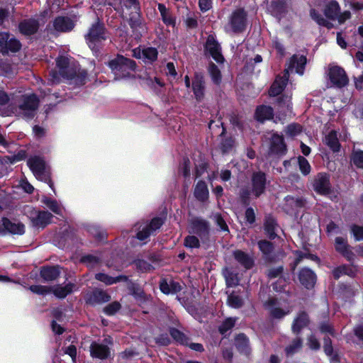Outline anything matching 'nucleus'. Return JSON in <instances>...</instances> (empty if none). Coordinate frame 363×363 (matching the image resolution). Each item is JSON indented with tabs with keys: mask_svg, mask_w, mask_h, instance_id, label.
<instances>
[{
	"mask_svg": "<svg viewBox=\"0 0 363 363\" xmlns=\"http://www.w3.org/2000/svg\"><path fill=\"white\" fill-rule=\"evenodd\" d=\"M324 352L328 356H330L333 354V346L332 342L330 338L325 337L324 338V346H323Z\"/></svg>",
	"mask_w": 363,
	"mask_h": 363,
	"instance_id": "64",
	"label": "nucleus"
},
{
	"mask_svg": "<svg viewBox=\"0 0 363 363\" xmlns=\"http://www.w3.org/2000/svg\"><path fill=\"white\" fill-rule=\"evenodd\" d=\"M21 48V43L13 38H10L7 33H0V52L9 53V52H16Z\"/></svg>",
	"mask_w": 363,
	"mask_h": 363,
	"instance_id": "11",
	"label": "nucleus"
},
{
	"mask_svg": "<svg viewBox=\"0 0 363 363\" xmlns=\"http://www.w3.org/2000/svg\"><path fill=\"white\" fill-rule=\"evenodd\" d=\"M82 262L87 264L88 267H93L98 264L99 258L93 255H86L82 258Z\"/></svg>",
	"mask_w": 363,
	"mask_h": 363,
	"instance_id": "60",
	"label": "nucleus"
},
{
	"mask_svg": "<svg viewBox=\"0 0 363 363\" xmlns=\"http://www.w3.org/2000/svg\"><path fill=\"white\" fill-rule=\"evenodd\" d=\"M40 274L45 281H54L60 274V267L57 266L44 267L40 269Z\"/></svg>",
	"mask_w": 363,
	"mask_h": 363,
	"instance_id": "20",
	"label": "nucleus"
},
{
	"mask_svg": "<svg viewBox=\"0 0 363 363\" xmlns=\"http://www.w3.org/2000/svg\"><path fill=\"white\" fill-rule=\"evenodd\" d=\"M109 67L116 75L125 77L129 74V70H134L135 63L133 60L118 55L109 62Z\"/></svg>",
	"mask_w": 363,
	"mask_h": 363,
	"instance_id": "5",
	"label": "nucleus"
},
{
	"mask_svg": "<svg viewBox=\"0 0 363 363\" xmlns=\"http://www.w3.org/2000/svg\"><path fill=\"white\" fill-rule=\"evenodd\" d=\"M277 228V225L275 220L272 217H267L265 220L264 230L270 238L273 239L275 238Z\"/></svg>",
	"mask_w": 363,
	"mask_h": 363,
	"instance_id": "40",
	"label": "nucleus"
},
{
	"mask_svg": "<svg viewBox=\"0 0 363 363\" xmlns=\"http://www.w3.org/2000/svg\"><path fill=\"white\" fill-rule=\"evenodd\" d=\"M307 345L313 350H318L320 348V344L318 340L313 335H310L307 339Z\"/></svg>",
	"mask_w": 363,
	"mask_h": 363,
	"instance_id": "59",
	"label": "nucleus"
},
{
	"mask_svg": "<svg viewBox=\"0 0 363 363\" xmlns=\"http://www.w3.org/2000/svg\"><path fill=\"white\" fill-rule=\"evenodd\" d=\"M314 190L320 194H326L330 191L328 177L325 174H318L313 182Z\"/></svg>",
	"mask_w": 363,
	"mask_h": 363,
	"instance_id": "15",
	"label": "nucleus"
},
{
	"mask_svg": "<svg viewBox=\"0 0 363 363\" xmlns=\"http://www.w3.org/2000/svg\"><path fill=\"white\" fill-rule=\"evenodd\" d=\"M251 194L255 198L259 197L264 192L266 186V177L264 173L258 172L252 174V177Z\"/></svg>",
	"mask_w": 363,
	"mask_h": 363,
	"instance_id": "12",
	"label": "nucleus"
},
{
	"mask_svg": "<svg viewBox=\"0 0 363 363\" xmlns=\"http://www.w3.org/2000/svg\"><path fill=\"white\" fill-rule=\"evenodd\" d=\"M39 27V23L35 19L25 20L19 24L20 31L25 35L35 33Z\"/></svg>",
	"mask_w": 363,
	"mask_h": 363,
	"instance_id": "26",
	"label": "nucleus"
},
{
	"mask_svg": "<svg viewBox=\"0 0 363 363\" xmlns=\"http://www.w3.org/2000/svg\"><path fill=\"white\" fill-rule=\"evenodd\" d=\"M52 214L48 211H39L31 218L33 225L44 228L50 223Z\"/></svg>",
	"mask_w": 363,
	"mask_h": 363,
	"instance_id": "24",
	"label": "nucleus"
},
{
	"mask_svg": "<svg viewBox=\"0 0 363 363\" xmlns=\"http://www.w3.org/2000/svg\"><path fill=\"white\" fill-rule=\"evenodd\" d=\"M264 307L267 310L270 317L275 319H281L291 311L288 305L284 304L277 298H269L264 303Z\"/></svg>",
	"mask_w": 363,
	"mask_h": 363,
	"instance_id": "6",
	"label": "nucleus"
},
{
	"mask_svg": "<svg viewBox=\"0 0 363 363\" xmlns=\"http://www.w3.org/2000/svg\"><path fill=\"white\" fill-rule=\"evenodd\" d=\"M311 18L319 25L330 27V23L328 22L324 18H323L319 13L315 10L311 11Z\"/></svg>",
	"mask_w": 363,
	"mask_h": 363,
	"instance_id": "53",
	"label": "nucleus"
},
{
	"mask_svg": "<svg viewBox=\"0 0 363 363\" xmlns=\"http://www.w3.org/2000/svg\"><path fill=\"white\" fill-rule=\"evenodd\" d=\"M258 246L265 258L269 259L274 250L272 243L267 240H261L258 242Z\"/></svg>",
	"mask_w": 363,
	"mask_h": 363,
	"instance_id": "43",
	"label": "nucleus"
},
{
	"mask_svg": "<svg viewBox=\"0 0 363 363\" xmlns=\"http://www.w3.org/2000/svg\"><path fill=\"white\" fill-rule=\"evenodd\" d=\"M57 67L59 69V74L55 71L50 73V81L52 84L60 82V75L67 79H72L77 74V69L74 65H70L69 59L67 57L60 56L56 61Z\"/></svg>",
	"mask_w": 363,
	"mask_h": 363,
	"instance_id": "1",
	"label": "nucleus"
},
{
	"mask_svg": "<svg viewBox=\"0 0 363 363\" xmlns=\"http://www.w3.org/2000/svg\"><path fill=\"white\" fill-rule=\"evenodd\" d=\"M28 165L37 179L48 183L52 187L50 172L46 167L45 161L40 157L34 156L28 159Z\"/></svg>",
	"mask_w": 363,
	"mask_h": 363,
	"instance_id": "3",
	"label": "nucleus"
},
{
	"mask_svg": "<svg viewBox=\"0 0 363 363\" xmlns=\"http://www.w3.org/2000/svg\"><path fill=\"white\" fill-rule=\"evenodd\" d=\"M355 270L351 266L342 265L337 267L333 271V276L335 279L340 278L343 274L352 277L354 275Z\"/></svg>",
	"mask_w": 363,
	"mask_h": 363,
	"instance_id": "39",
	"label": "nucleus"
},
{
	"mask_svg": "<svg viewBox=\"0 0 363 363\" xmlns=\"http://www.w3.org/2000/svg\"><path fill=\"white\" fill-rule=\"evenodd\" d=\"M158 9L160 12V14L162 17V20L164 23L167 25H174V21L172 18L168 9L165 7L164 5L162 4H158Z\"/></svg>",
	"mask_w": 363,
	"mask_h": 363,
	"instance_id": "46",
	"label": "nucleus"
},
{
	"mask_svg": "<svg viewBox=\"0 0 363 363\" xmlns=\"http://www.w3.org/2000/svg\"><path fill=\"white\" fill-rule=\"evenodd\" d=\"M351 232L353 234L355 240L360 241L363 240V226L352 225Z\"/></svg>",
	"mask_w": 363,
	"mask_h": 363,
	"instance_id": "55",
	"label": "nucleus"
},
{
	"mask_svg": "<svg viewBox=\"0 0 363 363\" xmlns=\"http://www.w3.org/2000/svg\"><path fill=\"white\" fill-rule=\"evenodd\" d=\"M288 76L289 75L284 73V76L277 77L276 78L275 81L271 86V88L269 91L270 96H275L281 93L288 81Z\"/></svg>",
	"mask_w": 363,
	"mask_h": 363,
	"instance_id": "19",
	"label": "nucleus"
},
{
	"mask_svg": "<svg viewBox=\"0 0 363 363\" xmlns=\"http://www.w3.org/2000/svg\"><path fill=\"white\" fill-rule=\"evenodd\" d=\"M184 245L186 247L190 248L199 247V240L194 235H189L185 238Z\"/></svg>",
	"mask_w": 363,
	"mask_h": 363,
	"instance_id": "58",
	"label": "nucleus"
},
{
	"mask_svg": "<svg viewBox=\"0 0 363 363\" xmlns=\"http://www.w3.org/2000/svg\"><path fill=\"white\" fill-rule=\"evenodd\" d=\"M308 317L306 313L301 312L298 313L292 324L291 330L293 333L296 334L299 333L303 328L308 325Z\"/></svg>",
	"mask_w": 363,
	"mask_h": 363,
	"instance_id": "30",
	"label": "nucleus"
},
{
	"mask_svg": "<svg viewBox=\"0 0 363 363\" xmlns=\"http://www.w3.org/2000/svg\"><path fill=\"white\" fill-rule=\"evenodd\" d=\"M161 291L166 294H175L181 291V285L178 282L170 281L168 283L167 281H163L160 283Z\"/></svg>",
	"mask_w": 363,
	"mask_h": 363,
	"instance_id": "35",
	"label": "nucleus"
},
{
	"mask_svg": "<svg viewBox=\"0 0 363 363\" xmlns=\"http://www.w3.org/2000/svg\"><path fill=\"white\" fill-rule=\"evenodd\" d=\"M95 277L97 280L102 281L107 285H111L114 283L118 282L120 281L126 279V277H109L107 274H103V273L96 274Z\"/></svg>",
	"mask_w": 363,
	"mask_h": 363,
	"instance_id": "41",
	"label": "nucleus"
},
{
	"mask_svg": "<svg viewBox=\"0 0 363 363\" xmlns=\"http://www.w3.org/2000/svg\"><path fill=\"white\" fill-rule=\"evenodd\" d=\"M205 48L206 50L217 62L222 63L224 61L220 46L213 36L209 35L208 37Z\"/></svg>",
	"mask_w": 363,
	"mask_h": 363,
	"instance_id": "13",
	"label": "nucleus"
},
{
	"mask_svg": "<svg viewBox=\"0 0 363 363\" xmlns=\"http://www.w3.org/2000/svg\"><path fill=\"white\" fill-rule=\"evenodd\" d=\"M192 89L196 100L201 101L204 96V82L201 75L198 74L195 75Z\"/></svg>",
	"mask_w": 363,
	"mask_h": 363,
	"instance_id": "23",
	"label": "nucleus"
},
{
	"mask_svg": "<svg viewBox=\"0 0 363 363\" xmlns=\"http://www.w3.org/2000/svg\"><path fill=\"white\" fill-rule=\"evenodd\" d=\"M286 145L284 139L279 135H273L271 139L270 152L274 154H284Z\"/></svg>",
	"mask_w": 363,
	"mask_h": 363,
	"instance_id": "25",
	"label": "nucleus"
},
{
	"mask_svg": "<svg viewBox=\"0 0 363 363\" xmlns=\"http://www.w3.org/2000/svg\"><path fill=\"white\" fill-rule=\"evenodd\" d=\"M229 28L234 33L242 32L246 26V13L242 9L235 11L230 18Z\"/></svg>",
	"mask_w": 363,
	"mask_h": 363,
	"instance_id": "10",
	"label": "nucleus"
},
{
	"mask_svg": "<svg viewBox=\"0 0 363 363\" xmlns=\"http://www.w3.org/2000/svg\"><path fill=\"white\" fill-rule=\"evenodd\" d=\"M123 13L125 16H129L130 26L135 30H140L139 32L145 30L144 26L142 25L140 17V7L138 0H124Z\"/></svg>",
	"mask_w": 363,
	"mask_h": 363,
	"instance_id": "2",
	"label": "nucleus"
},
{
	"mask_svg": "<svg viewBox=\"0 0 363 363\" xmlns=\"http://www.w3.org/2000/svg\"><path fill=\"white\" fill-rule=\"evenodd\" d=\"M110 300V296L102 291H95L93 292L90 301L95 303H104Z\"/></svg>",
	"mask_w": 363,
	"mask_h": 363,
	"instance_id": "48",
	"label": "nucleus"
},
{
	"mask_svg": "<svg viewBox=\"0 0 363 363\" xmlns=\"http://www.w3.org/2000/svg\"><path fill=\"white\" fill-rule=\"evenodd\" d=\"M195 197L201 201H205L208 198V189L206 184L203 181H199L194 189Z\"/></svg>",
	"mask_w": 363,
	"mask_h": 363,
	"instance_id": "33",
	"label": "nucleus"
},
{
	"mask_svg": "<svg viewBox=\"0 0 363 363\" xmlns=\"http://www.w3.org/2000/svg\"><path fill=\"white\" fill-rule=\"evenodd\" d=\"M335 247L338 252L341 253L348 259L352 258L353 255L349 249L347 239L342 237H337L335 240Z\"/></svg>",
	"mask_w": 363,
	"mask_h": 363,
	"instance_id": "28",
	"label": "nucleus"
},
{
	"mask_svg": "<svg viewBox=\"0 0 363 363\" xmlns=\"http://www.w3.org/2000/svg\"><path fill=\"white\" fill-rule=\"evenodd\" d=\"M223 274L228 286H235L239 284V279L236 273L233 272L228 269H225Z\"/></svg>",
	"mask_w": 363,
	"mask_h": 363,
	"instance_id": "38",
	"label": "nucleus"
},
{
	"mask_svg": "<svg viewBox=\"0 0 363 363\" xmlns=\"http://www.w3.org/2000/svg\"><path fill=\"white\" fill-rule=\"evenodd\" d=\"M170 335L174 338V340H175L179 343L182 345H189L188 337L179 330L172 328L170 330Z\"/></svg>",
	"mask_w": 363,
	"mask_h": 363,
	"instance_id": "45",
	"label": "nucleus"
},
{
	"mask_svg": "<svg viewBox=\"0 0 363 363\" xmlns=\"http://www.w3.org/2000/svg\"><path fill=\"white\" fill-rule=\"evenodd\" d=\"M53 26L56 30L60 32L69 31L74 28V23L69 18L61 16L55 19Z\"/></svg>",
	"mask_w": 363,
	"mask_h": 363,
	"instance_id": "22",
	"label": "nucleus"
},
{
	"mask_svg": "<svg viewBox=\"0 0 363 363\" xmlns=\"http://www.w3.org/2000/svg\"><path fill=\"white\" fill-rule=\"evenodd\" d=\"M255 117L257 121L262 122L269 120L273 117V109L270 106H260L256 110Z\"/></svg>",
	"mask_w": 363,
	"mask_h": 363,
	"instance_id": "34",
	"label": "nucleus"
},
{
	"mask_svg": "<svg viewBox=\"0 0 363 363\" xmlns=\"http://www.w3.org/2000/svg\"><path fill=\"white\" fill-rule=\"evenodd\" d=\"M352 162L358 168H363V151L354 150L351 156Z\"/></svg>",
	"mask_w": 363,
	"mask_h": 363,
	"instance_id": "50",
	"label": "nucleus"
},
{
	"mask_svg": "<svg viewBox=\"0 0 363 363\" xmlns=\"http://www.w3.org/2000/svg\"><path fill=\"white\" fill-rule=\"evenodd\" d=\"M140 79L142 80V84L151 89L156 90L157 87H162L164 86V83L157 77H152L149 74L145 73L140 76Z\"/></svg>",
	"mask_w": 363,
	"mask_h": 363,
	"instance_id": "27",
	"label": "nucleus"
},
{
	"mask_svg": "<svg viewBox=\"0 0 363 363\" xmlns=\"http://www.w3.org/2000/svg\"><path fill=\"white\" fill-rule=\"evenodd\" d=\"M302 130V128L298 124H291L287 126L286 133L288 135L294 137L299 134Z\"/></svg>",
	"mask_w": 363,
	"mask_h": 363,
	"instance_id": "56",
	"label": "nucleus"
},
{
	"mask_svg": "<svg viewBox=\"0 0 363 363\" xmlns=\"http://www.w3.org/2000/svg\"><path fill=\"white\" fill-rule=\"evenodd\" d=\"M29 289L34 294L45 295L51 291V287L42 285H32Z\"/></svg>",
	"mask_w": 363,
	"mask_h": 363,
	"instance_id": "52",
	"label": "nucleus"
},
{
	"mask_svg": "<svg viewBox=\"0 0 363 363\" xmlns=\"http://www.w3.org/2000/svg\"><path fill=\"white\" fill-rule=\"evenodd\" d=\"M157 57V50L154 48H147L143 50V60L149 62L156 60Z\"/></svg>",
	"mask_w": 363,
	"mask_h": 363,
	"instance_id": "49",
	"label": "nucleus"
},
{
	"mask_svg": "<svg viewBox=\"0 0 363 363\" xmlns=\"http://www.w3.org/2000/svg\"><path fill=\"white\" fill-rule=\"evenodd\" d=\"M1 225L11 234L23 235L25 233V225L17 220H11L4 218L1 220Z\"/></svg>",
	"mask_w": 363,
	"mask_h": 363,
	"instance_id": "16",
	"label": "nucleus"
},
{
	"mask_svg": "<svg viewBox=\"0 0 363 363\" xmlns=\"http://www.w3.org/2000/svg\"><path fill=\"white\" fill-rule=\"evenodd\" d=\"M38 99L35 95L23 96L16 113L25 118H31L38 107Z\"/></svg>",
	"mask_w": 363,
	"mask_h": 363,
	"instance_id": "4",
	"label": "nucleus"
},
{
	"mask_svg": "<svg viewBox=\"0 0 363 363\" xmlns=\"http://www.w3.org/2000/svg\"><path fill=\"white\" fill-rule=\"evenodd\" d=\"M208 72L213 83L219 84L221 82V74L218 67L214 64H211L208 67Z\"/></svg>",
	"mask_w": 363,
	"mask_h": 363,
	"instance_id": "47",
	"label": "nucleus"
},
{
	"mask_svg": "<svg viewBox=\"0 0 363 363\" xmlns=\"http://www.w3.org/2000/svg\"><path fill=\"white\" fill-rule=\"evenodd\" d=\"M91 356L99 359H106L110 356L108 346L97 342H92L90 346Z\"/></svg>",
	"mask_w": 363,
	"mask_h": 363,
	"instance_id": "18",
	"label": "nucleus"
},
{
	"mask_svg": "<svg viewBox=\"0 0 363 363\" xmlns=\"http://www.w3.org/2000/svg\"><path fill=\"white\" fill-rule=\"evenodd\" d=\"M303 342L301 338L297 337L291 341V342L286 347L285 352L286 355L290 356L298 352L302 347Z\"/></svg>",
	"mask_w": 363,
	"mask_h": 363,
	"instance_id": "36",
	"label": "nucleus"
},
{
	"mask_svg": "<svg viewBox=\"0 0 363 363\" xmlns=\"http://www.w3.org/2000/svg\"><path fill=\"white\" fill-rule=\"evenodd\" d=\"M75 289V284L69 283L64 286L61 285H57L51 287V291L56 297L59 298H64L68 294H71Z\"/></svg>",
	"mask_w": 363,
	"mask_h": 363,
	"instance_id": "31",
	"label": "nucleus"
},
{
	"mask_svg": "<svg viewBox=\"0 0 363 363\" xmlns=\"http://www.w3.org/2000/svg\"><path fill=\"white\" fill-rule=\"evenodd\" d=\"M192 231L200 236L206 235L208 232V223L201 218H194L191 221Z\"/></svg>",
	"mask_w": 363,
	"mask_h": 363,
	"instance_id": "29",
	"label": "nucleus"
},
{
	"mask_svg": "<svg viewBox=\"0 0 363 363\" xmlns=\"http://www.w3.org/2000/svg\"><path fill=\"white\" fill-rule=\"evenodd\" d=\"M298 162L299 169L301 170V172L304 175L308 174L311 172V165H310L309 162H308V160L305 157H303L302 156H299L298 157Z\"/></svg>",
	"mask_w": 363,
	"mask_h": 363,
	"instance_id": "51",
	"label": "nucleus"
},
{
	"mask_svg": "<svg viewBox=\"0 0 363 363\" xmlns=\"http://www.w3.org/2000/svg\"><path fill=\"white\" fill-rule=\"evenodd\" d=\"M272 45H273V47L277 51L278 54H279L281 56H283L284 55V45H282V43L280 42V40L278 38H275L274 39H273Z\"/></svg>",
	"mask_w": 363,
	"mask_h": 363,
	"instance_id": "63",
	"label": "nucleus"
},
{
	"mask_svg": "<svg viewBox=\"0 0 363 363\" xmlns=\"http://www.w3.org/2000/svg\"><path fill=\"white\" fill-rule=\"evenodd\" d=\"M325 15L330 19H337L339 23H344L347 19L350 18V12L345 11L342 13H340V6L336 1H330L328 3L325 9Z\"/></svg>",
	"mask_w": 363,
	"mask_h": 363,
	"instance_id": "7",
	"label": "nucleus"
},
{
	"mask_svg": "<svg viewBox=\"0 0 363 363\" xmlns=\"http://www.w3.org/2000/svg\"><path fill=\"white\" fill-rule=\"evenodd\" d=\"M235 346L242 352H247L248 340L243 334L239 335L235 339Z\"/></svg>",
	"mask_w": 363,
	"mask_h": 363,
	"instance_id": "44",
	"label": "nucleus"
},
{
	"mask_svg": "<svg viewBox=\"0 0 363 363\" xmlns=\"http://www.w3.org/2000/svg\"><path fill=\"white\" fill-rule=\"evenodd\" d=\"M235 320H236L235 318H232L226 319L219 328L220 333L224 334L228 330L232 328L235 325Z\"/></svg>",
	"mask_w": 363,
	"mask_h": 363,
	"instance_id": "57",
	"label": "nucleus"
},
{
	"mask_svg": "<svg viewBox=\"0 0 363 363\" xmlns=\"http://www.w3.org/2000/svg\"><path fill=\"white\" fill-rule=\"evenodd\" d=\"M106 38L104 25L97 22L92 25L86 35L87 43L91 49H94L95 43Z\"/></svg>",
	"mask_w": 363,
	"mask_h": 363,
	"instance_id": "9",
	"label": "nucleus"
},
{
	"mask_svg": "<svg viewBox=\"0 0 363 363\" xmlns=\"http://www.w3.org/2000/svg\"><path fill=\"white\" fill-rule=\"evenodd\" d=\"M328 76L333 84L337 87H342L348 84L349 79L345 70L338 66H330Z\"/></svg>",
	"mask_w": 363,
	"mask_h": 363,
	"instance_id": "8",
	"label": "nucleus"
},
{
	"mask_svg": "<svg viewBox=\"0 0 363 363\" xmlns=\"http://www.w3.org/2000/svg\"><path fill=\"white\" fill-rule=\"evenodd\" d=\"M228 304L234 308H240L243 304L242 298L237 293H231L227 300Z\"/></svg>",
	"mask_w": 363,
	"mask_h": 363,
	"instance_id": "42",
	"label": "nucleus"
},
{
	"mask_svg": "<svg viewBox=\"0 0 363 363\" xmlns=\"http://www.w3.org/2000/svg\"><path fill=\"white\" fill-rule=\"evenodd\" d=\"M235 259L246 269H250L254 264L253 259L241 250H235L233 252Z\"/></svg>",
	"mask_w": 363,
	"mask_h": 363,
	"instance_id": "32",
	"label": "nucleus"
},
{
	"mask_svg": "<svg viewBox=\"0 0 363 363\" xmlns=\"http://www.w3.org/2000/svg\"><path fill=\"white\" fill-rule=\"evenodd\" d=\"M315 274L308 268L302 269L299 273V280L306 288L313 287L315 281Z\"/></svg>",
	"mask_w": 363,
	"mask_h": 363,
	"instance_id": "21",
	"label": "nucleus"
},
{
	"mask_svg": "<svg viewBox=\"0 0 363 363\" xmlns=\"http://www.w3.org/2000/svg\"><path fill=\"white\" fill-rule=\"evenodd\" d=\"M306 64V57L303 55H294L290 58L288 63V67L285 70V73L289 75V73L295 70L296 73L299 74H303V69Z\"/></svg>",
	"mask_w": 363,
	"mask_h": 363,
	"instance_id": "14",
	"label": "nucleus"
},
{
	"mask_svg": "<svg viewBox=\"0 0 363 363\" xmlns=\"http://www.w3.org/2000/svg\"><path fill=\"white\" fill-rule=\"evenodd\" d=\"M136 268L142 272H147L152 269V267L148 262L143 259H138L135 262Z\"/></svg>",
	"mask_w": 363,
	"mask_h": 363,
	"instance_id": "54",
	"label": "nucleus"
},
{
	"mask_svg": "<svg viewBox=\"0 0 363 363\" xmlns=\"http://www.w3.org/2000/svg\"><path fill=\"white\" fill-rule=\"evenodd\" d=\"M163 220L160 218H153L150 223L147 225L145 228H143L141 231L138 232L137 234L138 239L140 240H144L147 238H148L151 233H152L156 230L159 229L160 226L162 225Z\"/></svg>",
	"mask_w": 363,
	"mask_h": 363,
	"instance_id": "17",
	"label": "nucleus"
},
{
	"mask_svg": "<svg viewBox=\"0 0 363 363\" xmlns=\"http://www.w3.org/2000/svg\"><path fill=\"white\" fill-rule=\"evenodd\" d=\"M121 305L118 302H113L104 308V312L108 315H113L120 309Z\"/></svg>",
	"mask_w": 363,
	"mask_h": 363,
	"instance_id": "62",
	"label": "nucleus"
},
{
	"mask_svg": "<svg viewBox=\"0 0 363 363\" xmlns=\"http://www.w3.org/2000/svg\"><path fill=\"white\" fill-rule=\"evenodd\" d=\"M234 141L231 138L225 139L223 142H222L220 145V149L223 153H226L229 152L233 147Z\"/></svg>",
	"mask_w": 363,
	"mask_h": 363,
	"instance_id": "61",
	"label": "nucleus"
},
{
	"mask_svg": "<svg viewBox=\"0 0 363 363\" xmlns=\"http://www.w3.org/2000/svg\"><path fill=\"white\" fill-rule=\"evenodd\" d=\"M325 144L329 146L334 152H337L340 149V143L337 138L335 131H331L325 138Z\"/></svg>",
	"mask_w": 363,
	"mask_h": 363,
	"instance_id": "37",
	"label": "nucleus"
}]
</instances>
